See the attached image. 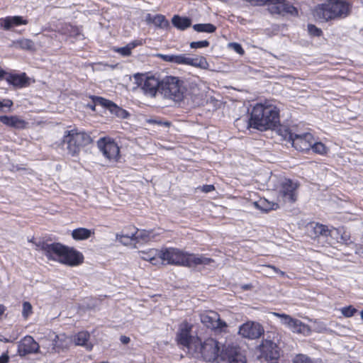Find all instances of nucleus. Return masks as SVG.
Wrapping results in <instances>:
<instances>
[{"label":"nucleus","instance_id":"1","mask_svg":"<svg viewBox=\"0 0 363 363\" xmlns=\"http://www.w3.org/2000/svg\"><path fill=\"white\" fill-rule=\"evenodd\" d=\"M279 123V116L277 108L272 105L257 104L251 113L250 118H240L235 121L239 129L254 128L264 130L276 127Z\"/></svg>","mask_w":363,"mask_h":363},{"label":"nucleus","instance_id":"2","mask_svg":"<svg viewBox=\"0 0 363 363\" xmlns=\"http://www.w3.org/2000/svg\"><path fill=\"white\" fill-rule=\"evenodd\" d=\"M160 93L164 98L179 103L187 96L199 94V88L195 83H187L177 77L167 76L161 81Z\"/></svg>","mask_w":363,"mask_h":363},{"label":"nucleus","instance_id":"3","mask_svg":"<svg viewBox=\"0 0 363 363\" xmlns=\"http://www.w3.org/2000/svg\"><path fill=\"white\" fill-rule=\"evenodd\" d=\"M160 264L195 267L198 265H208L213 260L203 255L190 254L178 248L169 247L160 250Z\"/></svg>","mask_w":363,"mask_h":363},{"label":"nucleus","instance_id":"4","mask_svg":"<svg viewBox=\"0 0 363 363\" xmlns=\"http://www.w3.org/2000/svg\"><path fill=\"white\" fill-rule=\"evenodd\" d=\"M350 9L347 0H328L315 8L313 16L321 21L344 18L350 14Z\"/></svg>","mask_w":363,"mask_h":363},{"label":"nucleus","instance_id":"5","mask_svg":"<svg viewBox=\"0 0 363 363\" xmlns=\"http://www.w3.org/2000/svg\"><path fill=\"white\" fill-rule=\"evenodd\" d=\"M89 135L76 129L65 130L62 140V147L72 157L78 156L83 147L90 144Z\"/></svg>","mask_w":363,"mask_h":363},{"label":"nucleus","instance_id":"6","mask_svg":"<svg viewBox=\"0 0 363 363\" xmlns=\"http://www.w3.org/2000/svg\"><path fill=\"white\" fill-rule=\"evenodd\" d=\"M270 185L278 191V197L281 198L284 202L294 203L297 199L296 189L298 184L292 180L273 176L269 179Z\"/></svg>","mask_w":363,"mask_h":363},{"label":"nucleus","instance_id":"7","mask_svg":"<svg viewBox=\"0 0 363 363\" xmlns=\"http://www.w3.org/2000/svg\"><path fill=\"white\" fill-rule=\"evenodd\" d=\"M157 56L164 62L176 64L190 65L203 69H208L209 65L203 56H192L189 54L164 55L157 54Z\"/></svg>","mask_w":363,"mask_h":363},{"label":"nucleus","instance_id":"8","mask_svg":"<svg viewBox=\"0 0 363 363\" xmlns=\"http://www.w3.org/2000/svg\"><path fill=\"white\" fill-rule=\"evenodd\" d=\"M197 357H201L206 362H213L220 354L218 342L213 338L206 339L204 342L197 340L192 350Z\"/></svg>","mask_w":363,"mask_h":363},{"label":"nucleus","instance_id":"9","mask_svg":"<svg viewBox=\"0 0 363 363\" xmlns=\"http://www.w3.org/2000/svg\"><path fill=\"white\" fill-rule=\"evenodd\" d=\"M311 237L323 245L325 243L333 245V239H337V235L340 234L337 228L329 229L328 226L319 223L311 224Z\"/></svg>","mask_w":363,"mask_h":363},{"label":"nucleus","instance_id":"10","mask_svg":"<svg viewBox=\"0 0 363 363\" xmlns=\"http://www.w3.org/2000/svg\"><path fill=\"white\" fill-rule=\"evenodd\" d=\"M35 250L42 251L48 259L59 262L65 252V246L59 242H49L48 241L40 240L34 242Z\"/></svg>","mask_w":363,"mask_h":363},{"label":"nucleus","instance_id":"11","mask_svg":"<svg viewBox=\"0 0 363 363\" xmlns=\"http://www.w3.org/2000/svg\"><path fill=\"white\" fill-rule=\"evenodd\" d=\"M135 83L140 86L144 94L150 96H155L157 92L160 93L161 81L154 76H145L137 73L134 75Z\"/></svg>","mask_w":363,"mask_h":363},{"label":"nucleus","instance_id":"12","mask_svg":"<svg viewBox=\"0 0 363 363\" xmlns=\"http://www.w3.org/2000/svg\"><path fill=\"white\" fill-rule=\"evenodd\" d=\"M285 139L291 143L292 146L299 151H306L311 149L314 138L311 133L294 134L286 130Z\"/></svg>","mask_w":363,"mask_h":363},{"label":"nucleus","instance_id":"13","mask_svg":"<svg viewBox=\"0 0 363 363\" xmlns=\"http://www.w3.org/2000/svg\"><path fill=\"white\" fill-rule=\"evenodd\" d=\"M272 314L280 318L281 323L286 325L293 333L308 335L311 333V329L308 325L303 323L301 320L294 318L291 316L279 313H272Z\"/></svg>","mask_w":363,"mask_h":363},{"label":"nucleus","instance_id":"14","mask_svg":"<svg viewBox=\"0 0 363 363\" xmlns=\"http://www.w3.org/2000/svg\"><path fill=\"white\" fill-rule=\"evenodd\" d=\"M191 325L184 321L179 325L178 332L177 334V341L178 344L188 348L189 350H192L194 347V344H196L197 340L195 339L191 335Z\"/></svg>","mask_w":363,"mask_h":363},{"label":"nucleus","instance_id":"15","mask_svg":"<svg viewBox=\"0 0 363 363\" xmlns=\"http://www.w3.org/2000/svg\"><path fill=\"white\" fill-rule=\"evenodd\" d=\"M99 149L109 161L117 162L120 157V150L116 143L110 138H101L97 143Z\"/></svg>","mask_w":363,"mask_h":363},{"label":"nucleus","instance_id":"16","mask_svg":"<svg viewBox=\"0 0 363 363\" xmlns=\"http://www.w3.org/2000/svg\"><path fill=\"white\" fill-rule=\"evenodd\" d=\"M201 323L208 328L216 332H225L228 328L227 323L220 318L219 315L214 311L202 313L200 315Z\"/></svg>","mask_w":363,"mask_h":363},{"label":"nucleus","instance_id":"17","mask_svg":"<svg viewBox=\"0 0 363 363\" xmlns=\"http://www.w3.org/2000/svg\"><path fill=\"white\" fill-rule=\"evenodd\" d=\"M268 10L272 15H291L296 16L298 11L290 2L286 0H271L268 5Z\"/></svg>","mask_w":363,"mask_h":363},{"label":"nucleus","instance_id":"18","mask_svg":"<svg viewBox=\"0 0 363 363\" xmlns=\"http://www.w3.org/2000/svg\"><path fill=\"white\" fill-rule=\"evenodd\" d=\"M264 330L262 325L255 321H247L239 328L238 333L244 338L256 340L264 334Z\"/></svg>","mask_w":363,"mask_h":363},{"label":"nucleus","instance_id":"19","mask_svg":"<svg viewBox=\"0 0 363 363\" xmlns=\"http://www.w3.org/2000/svg\"><path fill=\"white\" fill-rule=\"evenodd\" d=\"M260 359L267 362H276L280 357V352L276 343L269 340H262L259 345Z\"/></svg>","mask_w":363,"mask_h":363},{"label":"nucleus","instance_id":"20","mask_svg":"<svg viewBox=\"0 0 363 363\" xmlns=\"http://www.w3.org/2000/svg\"><path fill=\"white\" fill-rule=\"evenodd\" d=\"M39 345L33 337L27 335L18 342V354L24 357L29 354L37 353Z\"/></svg>","mask_w":363,"mask_h":363},{"label":"nucleus","instance_id":"21","mask_svg":"<svg viewBox=\"0 0 363 363\" xmlns=\"http://www.w3.org/2000/svg\"><path fill=\"white\" fill-rule=\"evenodd\" d=\"M93 100L96 104H99L108 108L112 114L115 115L116 116L120 118L124 119L127 118L129 116V113L126 110L118 106L111 101L99 96L94 97Z\"/></svg>","mask_w":363,"mask_h":363},{"label":"nucleus","instance_id":"22","mask_svg":"<svg viewBox=\"0 0 363 363\" xmlns=\"http://www.w3.org/2000/svg\"><path fill=\"white\" fill-rule=\"evenodd\" d=\"M62 257L60 262L70 266H76L82 263L84 259L82 253L66 246Z\"/></svg>","mask_w":363,"mask_h":363},{"label":"nucleus","instance_id":"23","mask_svg":"<svg viewBox=\"0 0 363 363\" xmlns=\"http://www.w3.org/2000/svg\"><path fill=\"white\" fill-rule=\"evenodd\" d=\"M220 356L223 359L227 360L229 363H246L245 357L235 347L228 346L222 351Z\"/></svg>","mask_w":363,"mask_h":363},{"label":"nucleus","instance_id":"24","mask_svg":"<svg viewBox=\"0 0 363 363\" xmlns=\"http://www.w3.org/2000/svg\"><path fill=\"white\" fill-rule=\"evenodd\" d=\"M28 21L20 16H7L0 18V26L4 30H11L21 25H27Z\"/></svg>","mask_w":363,"mask_h":363},{"label":"nucleus","instance_id":"25","mask_svg":"<svg viewBox=\"0 0 363 363\" xmlns=\"http://www.w3.org/2000/svg\"><path fill=\"white\" fill-rule=\"evenodd\" d=\"M4 79L16 88H23L29 84V79L25 73L21 74H7L5 72Z\"/></svg>","mask_w":363,"mask_h":363},{"label":"nucleus","instance_id":"26","mask_svg":"<svg viewBox=\"0 0 363 363\" xmlns=\"http://www.w3.org/2000/svg\"><path fill=\"white\" fill-rule=\"evenodd\" d=\"M128 228L131 230L130 232L125 233L123 230L121 234L117 233L116 235V240L120 242L123 245H128L131 243L132 241L138 242L139 237L143 238L142 235L139 236L136 235L138 230L135 227H129Z\"/></svg>","mask_w":363,"mask_h":363},{"label":"nucleus","instance_id":"27","mask_svg":"<svg viewBox=\"0 0 363 363\" xmlns=\"http://www.w3.org/2000/svg\"><path fill=\"white\" fill-rule=\"evenodd\" d=\"M72 342V339L65 334L55 335L52 340V350L60 352L67 349Z\"/></svg>","mask_w":363,"mask_h":363},{"label":"nucleus","instance_id":"28","mask_svg":"<svg viewBox=\"0 0 363 363\" xmlns=\"http://www.w3.org/2000/svg\"><path fill=\"white\" fill-rule=\"evenodd\" d=\"M138 254L141 259L149 261L153 265L159 264L161 262L160 250H159L150 249L147 251H138Z\"/></svg>","mask_w":363,"mask_h":363},{"label":"nucleus","instance_id":"29","mask_svg":"<svg viewBox=\"0 0 363 363\" xmlns=\"http://www.w3.org/2000/svg\"><path fill=\"white\" fill-rule=\"evenodd\" d=\"M90 335L87 331L79 332L74 336V342L76 345L84 347L90 351L93 348L92 343L89 341Z\"/></svg>","mask_w":363,"mask_h":363},{"label":"nucleus","instance_id":"30","mask_svg":"<svg viewBox=\"0 0 363 363\" xmlns=\"http://www.w3.org/2000/svg\"><path fill=\"white\" fill-rule=\"evenodd\" d=\"M59 33L67 37H72L79 39L81 36V31L79 28L73 26L70 24H65L59 28Z\"/></svg>","mask_w":363,"mask_h":363},{"label":"nucleus","instance_id":"31","mask_svg":"<svg viewBox=\"0 0 363 363\" xmlns=\"http://www.w3.org/2000/svg\"><path fill=\"white\" fill-rule=\"evenodd\" d=\"M146 21L148 23H153L155 26L160 28H164L169 26V22L167 20H166L164 16L163 15L158 14L152 16L149 13L146 16Z\"/></svg>","mask_w":363,"mask_h":363},{"label":"nucleus","instance_id":"32","mask_svg":"<svg viewBox=\"0 0 363 363\" xmlns=\"http://www.w3.org/2000/svg\"><path fill=\"white\" fill-rule=\"evenodd\" d=\"M172 23L174 25V26L182 30L190 27L191 24V21L189 18L181 17L178 15L174 16V17L172 19Z\"/></svg>","mask_w":363,"mask_h":363},{"label":"nucleus","instance_id":"33","mask_svg":"<svg viewBox=\"0 0 363 363\" xmlns=\"http://www.w3.org/2000/svg\"><path fill=\"white\" fill-rule=\"evenodd\" d=\"M0 121L4 124L18 128H23L25 124V122L23 120L18 118L16 116H2L0 118Z\"/></svg>","mask_w":363,"mask_h":363},{"label":"nucleus","instance_id":"34","mask_svg":"<svg viewBox=\"0 0 363 363\" xmlns=\"http://www.w3.org/2000/svg\"><path fill=\"white\" fill-rule=\"evenodd\" d=\"M92 234H94V232L91 230L79 228L72 231V236L76 240H83L90 238Z\"/></svg>","mask_w":363,"mask_h":363},{"label":"nucleus","instance_id":"35","mask_svg":"<svg viewBox=\"0 0 363 363\" xmlns=\"http://www.w3.org/2000/svg\"><path fill=\"white\" fill-rule=\"evenodd\" d=\"M139 44L138 41H133L128 43L125 47L118 48L114 49V50L124 57L129 56L131 54V50Z\"/></svg>","mask_w":363,"mask_h":363},{"label":"nucleus","instance_id":"36","mask_svg":"<svg viewBox=\"0 0 363 363\" xmlns=\"http://www.w3.org/2000/svg\"><path fill=\"white\" fill-rule=\"evenodd\" d=\"M194 30L212 33L216 30V27L211 23H198L193 26Z\"/></svg>","mask_w":363,"mask_h":363},{"label":"nucleus","instance_id":"37","mask_svg":"<svg viewBox=\"0 0 363 363\" xmlns=\"http://www.w3.org/2000/svg\"><path fill=\"white\" fill-rule=\"evenodd\" d=\"M15 45L23 50H34L35 43L29 39L23 38L16 41Z\"/></svg>","mask_w":363,"mask_h":363},{"label":"nucleus","instance_id":"38","mask_svg":"<svg viewBox=\"0 0 363 363\" xmlns=\"http://www.w3.org/2000/svg\"><path fill=\"white\" fill-rule=\"evenodd\" d=\"M311 149H312L314 152L320 155H325L328 151V148L320 142L313 141V143H312Z\"/></svg>","mask_w":363,"mask_h":363},{"label":"nucleus","instance_id":"39","mask_svg":"<svg viewBox=\"0 0 363 363\" xmlns=\"http://www.w3.org/2000/svg\"><path fill=\"white\" fill-rule=\"evenodd\" d=\"M259 210L267 212L269 210L274 209V206H277V204H275L274 203L269 202L265 199H259Z\"/></svg>","mask_w":363,"mask_h":363},{"label":"nucleus","instance_id":"40","mask_svg":"<svg viewBox=\"0 0 363 363\" xmlns=\"http://www.w3.org/2000/svg\"><path fill=\"white\" fill-rule=\"evenodd\" d=\"M340 231V234L337 235V239H333V241L336 240L338 242H342L346 245L350 243V236L348 233L342 230L337 229Z\"/></svg>","mask_w":363,"mask_h":363},{"label":"nucleus","instance_id":"41","mask_svg":"<svg viewBox=\"0 0 363 363\" xmlns=\"http://www.w3.org/2000/svg\"><path fill=\"white\" fill-rule=\"evenodd\" d=\"M341 313L346 318H350L353 316L357 311V310L352 306L343 307L340 309Z\"/></svg>","mask_w":363,"mask_h":363},{"label":"nucleus","instance_id":"42","mask_svg":"<svg viewBox=\"0 0 363 363\" xmlns=\"http://www.w3.org/2000/svg\"><path fill=\"white\" fill-rule=\"evenodd\" d=\"M31 313H32V306H31V304L29 302H28V301H25L23 303L22 315L25 318H27Z\"/></svg>","mask_w":363,"mask_h":363},{"label":"nucleus","instance_id":"43","mask_svg":"<svg viewBox=\"0 0 363 363\" xmlns=\"http://www.w3.org/2000/svg\"><path fill=\"white\" fill-rule=\"evenodd\" d=\"M209 42L206 40L196 42H191L190 43V48L193 49L207 48L209 46Z\"/></svg>","mask_w":363,"mask_h":363},{"label":"nucleus","instance_id":"44","mask_svg":"<svg viewBox=\"0 0 363 363\" xmlns=\"http://www.w3.org/2000/svg\"><path fill=\"white\" fill-rule=\"evenodd\" d=\"M293 362L294 363H312L309 357L302 354H297Z\"/></svg>","mask_w":363,"mask_h":363},{"label":"nucleus","instance_id":"45","mask_svg":"<svg viewBox=\"0 0 363 363\" xmlns=\"http://www.w3.org/2000/svg\"><path fill=\"white\" fill-rule=\"evenodd\" d=\"M308 33L313 36H320L323 33L322 30L315 26L309 24L308 26Z\"/></svg>","mask_w":363,"mask_h":363},{"label":"nucleus","instance_id":"46","mask_svg":"<svg viewBox=\"0 0 363 363\" xmlns=\"http://www.w3.org/2000/svg\"><path fill=\"white\" fill-rule=\"evenodd\" d=\"M228 45L230 48H232L234 51L240 55H243L245 52L242 46L238 43H230Z\"/></svg>","mask_w":363,"mask_h":363},{"label":"nucleus","instance_id":"47","mask_svg":"<svg viewBox=\"0 0 363 363\" xmlns=\"http://www.w3.org/2000/svg\"><path fill=\"white\" fill-rule=\"evenodd\" d=\"M9 361V356L8 352L3 353L0 356V363H8Z\"/></svg>","mask_w":363,"mask_h":363},{"label":"nucleus","instance_id":"48","mask_svg":"<svg viewBox=\"0 0 363 363\" xmlns=\"http://www.w3.org/2000/svg\"><path fill=\"white\" fill-rule=\"evenodd\" d=\"M214 186L209 184V185H203L202 186V191L205 193H208L214 190Z\"/></svg>","mask_w":363,"mask_h":363},{"label":"nucleus","instance_id":"49","mask_svg":"<svg viewBox=\"0 0 363 363\" xmlns=\"http://www.w3.org/2000/svg\"><path fill=\"white\" fill-rule=\"evenodd\" d=\"M16 339V337H14L13 339L7 338V337H4L3 335L0 334V342H11L13 340H15Z\"/></svg>","mask_w":363,"mask_h":363},{"label":"nucleus","instance_id":"50","mask_svg":"<svg viewBox=\"0 0 363 363\" xmlns=\"http://www.w3.org/2000/svg\"><path fill=\"white\" fill-rule=\"evenodd\" d=\"M148 122L150 123H154V124H158V125H164L166 126H168L169 125V123L168 122H164V123H162V121H157V120H149Z\"/></svg>","mask_w":363,"mask_h":363},{"label":"nucleus","instance_id":"51","mask_svg":"<svg viewBox=\"0 0 363 363\" xmlns=\"http://www.w3.org/2000/svg\"><path fill=\"white\" fill-rule=\"evenodd\" d=\"M13 104L12 101L10 100H7L5 104L0 101V108L1 109L4 107H10Z\"/></svg>","mask_w":363,"mask_h":363},{"label":"nucleus","instance_id":"52","mask_svg":"<svg viewBox=\"0 0 363 363\" xmlns=\"http://www.w3.org/2000/svg\"><path fill=\"white\" fill-rule=\"evenodd\" d=\"M120 340L121 342L124 344V345H126L128 343L130 342V337H127V336H125V335H122L120 337Z\"/></svg>","mask_w":363,"mask_h":363},{"label":"nucleus","instance_id":"53","mask_svg":"<svg viewBox=\"0 0 363 363\" xmlns=\"http://www.w3.org/2000/svg\"><path fill=\"white\" fill-rule=\"evenodd\" d=\"M267 267L272 269L274 270V272L276 273H278L279 272H280V270L274 266L268 265Z\"/></svg>","mask_w":363,"mask_h":363},{"label":"nucleus","instance_id":"54","mask_svg":"<svg viewBox=\"0 0 363 363\" xmlns=\"http://www.w3.org/2000/svg\"><path fill=\"white\" fill-rule=\"evenodd\" d=\"M252 205H253L256 208L259 209V206H260V204H259V201H255V202H253V203H252Z\"/></svg>","mask_w":363,"mask_h":363},{"label":"nucleus","instance_id":"55","mask_svg":"<svg viewBox=\"0 0 363 363\" xmlns=\"http://www.w3.org/2000/svg\"><path fill=\"white\" fill-rule=\"evenodd\" d=\"M5 306L2 304H0V316L4 313Z\"/></svg>","mask_w":363,"mask_h":363},{"label":"nucleus","instance_id":"56","mask_svg":"<svg viewBox=\"0 0 363 363\" xmlns=\"http://www.w3.org/2000/svg\"><path fill=\"white\" fill-rule=\"evenodd\" d=\"M5 72L3 70L0 71V82L4 79Z\"/></svg>","mask_w":363,"mask_h":363},{"label":"nucleus","instance_id":"57","mask_svg":"<svg viewBox=\"0 0 363 363\" xmlns=\"http://www.w3.org/2000/svg\"><path fill=\"white\" fill-rule=\"evenodd\" d=\"M242 288L243 289H245V290H247V289H250L251 288V286H250V285H249V284H246V285H243V286H242Z\"/></svg>","mask_w":363,"mask_h":363},{"label":"nucleus","instance_id":"58","mask_svg":"<svg viewBox=\"0 0 363 363\" xmlns=\"http://www.w3.org/2000/svg\"><path fill=\"white\" fill-rule=\"evenodd\" d=\"M278 274H280L281 276H284L285 273L280 270V272H278Z\"/></svg>","mask_w":363,"mask_h":363},{"label":"nucleus","instance_id":"59","mask_svg":"<svg viewBox=\"0 0 363 363\" xmlns=\"http://www.w3.org/2000/svg\"><path fill=\"white\" fill-rule=\"evenodd\" d=\"M361 318L363 320V310L360 312Z\"/></svg>","mask_w":363,"mask_h":363}]
</instances>
